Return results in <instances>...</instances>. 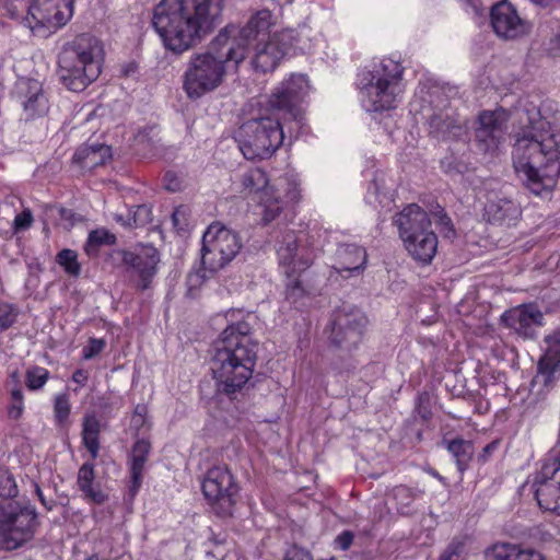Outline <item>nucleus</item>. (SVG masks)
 I'll list each match as a JSON object with an SVG mask.
<instances>
[{"instance_id":"nucleus-16","label":"nucleus","mask_w":560,"mask_h":560,"mask_svg":"<svg viewBox=\"0 0 560 560\" xmlns=\"http://www.w3.org/2000/svg\"><path fill=\"white\" fill-rule=\"evenodd\" d=\"M538 505L560 515V457L544 462L534 480Z\"/></svg>"},{"instance_id":"nucleus-31","label":"nucleus","mask_w":560,"mask_h":560,"mask_svg":"<svg viewBox=\"0 0 560 560\" xmlns=\"http://www.w3.org/2000/svg\"><path fill=\"white\" fill-rule=\"evenodd\" d=\"M447 450L453 455L458 470L465 471L474 456L472 443L463 439H454L447 443Z\"/></svg>"},{"instance_id":"nucleus-43","label":"nucleus","mask_w":560,"mask_h":560,"mask_svg":"<svg viewBox=\"0 0 560 560\" xmlns=\"http://www.w3.org/2000/svg\"><path fill=\"white\" fill-rule=\"evenodd\" d=\"M436 225L440 228V232L444 235V237L451 238L455 236V230L453 228V223L451 218L444 212V210H440L435 214Z\"/></svg>"},{"instance_id":"nucleus-46","label":"nucleus","mask_w":560,"mask_h":560,"mask_svg":"<svg viewBox=\"0 0 560 560\" xmlns=\"http://www.w3.org/2000/svg\"><path fill=\"white\" fill-rule=\"evenodd\" d=\"M33 223V214L30 209H24L21 213H19L14 218L13 226L14 230L18 231H25L31 228Z\"/></svg>"},{"instance_id":"nucleus-56","label":"nucleus","mask_w":560,"mask_h":560,"mask_svg":"<svg viewBox=\"0 0 560 560\" xmlns=\"http://www.w3.org/2000/svg\"><path fill=\"white\" fill-rule=\"evenodd\" d=\"M88 378H89V373L84 370H77L72 375L73 382H75L77 384H79L81 386L85 385V383L88 382Z\"/></svg>"},{"instance_id":"nucleus-25","label":"nucleus","mask_w":560,"mask_h":560,"mask_svg":"<svg viewBox=\"0 0 560 560\" xmlns=\"http://www.w3.org/2000/svg\"><path fill=\"white\" fill-rule=\"evenodd\" d=\"M429 125L430 132L442 139H457L466 132L465 121L447 110L433 114Z\"/></svg>"},{"instance_id":"nucleus-49","label":"nucleus","mask_w":560,"mask_h":560,"mask_svg":"<svg viewBox=\"0 0 560 560\" xmlns=\"http://www.w3.org/2000/svg\"><path fill=\"white\" fill-rule=\"evenodd\" d=\"M394 498L404 505H408L413 500L411 489L405 486H398L394 489Z\"/></svg>"},{"instance_id":"nucleus-38","label":"nucleus","mask_w":560,"mask_h":560,"mask_svg":"<svg viewBox=\"0 0 560 560\" xmlns=\"http://www.w3.org/2000/svg\"><path fill=\"white\" fill-rule=\"evenodd\" d=\"M57 261L70 276H79L81 266L78 262V255L72 249H62L57 255Z\"/></svg>"},{"instance_id":"nucleus-14","label":"nucleus","mask_w":560,"mask_h":560,"mask_svg":"<svg viewBox=\"0 0 560 560\" xmlns=\"http://www.w3.org/2000/svg\"><path fill=\"white\" fill-rule=\"evenodd\" d=\"M368 318L364 313L353 306H342L334 315L329 342L332 347L351 351L361 341Z\"/></svg>"},{"instance_id":"nucleus-21","label":"nucleus","mask_w":560,"mask_h":560,"mask_svg":"<svg viewBox=\"0 0 560 560\" xmlns=\"http://www.w3.org/2000/svg\"><path fill=\"white\" fill-rule=\"evenodd\" d=\"M490 16L493 31L502 38L514 39L527 33L526 22L508 0L494 4Z\"/></svg>"},{"instance_id":"nucleus-8","label":"nucleus","mask_w":560,"mask_h":560,"mask_svg":"<svg viewBox=\"0 0 560 560\" xmlns=\"http://www.w3.org/2000/svg\"><path fill=\"white\" fill-rule=\"evenodd\" d=\"M401 79V66L384 59L369 73V82L362 89L366 109L382 112L395 108L402 93Z\"/></svg>"},{"instance_id":"nucleus-22","label":"nucleus","mask_w":560,"mask_h":560,"mask_svg":"<svg viewBox=\"0 0 560 560\" xmlns=\"http://www.w3.org/2000/svg\"><path fill=\"white\" fill-rule=\"evenodd\" d=\"M504 324L523 338H534L542 326L544 314L535 304H524L502 315Z\"/></svg>"},{"instance_id":"nucleus-52","label":"nucleus","mask_w":560,"mask_h":560,"mask_svg":"<svg viewBox=\"0 0 560 560\" xmlns=\"http://www.w3.org/2000/svg\"><path fill=\"white\" fill-rule=\"evenodd\" d=\"M131 475V480H130V485H129V488H128V497H129V500H133V498L136 497V494L138 493L140 487H141V482H142V475L140 474H133V472H130Z\"/></svg>"},{"instance_id":"nucleus-42","label":"nucleus","mask_w":560,"mask_h":560,"mask_svg":"<svg viewBox=\"0 0 560 560\" xmlns=\"http://www.w3.org/2000/svg\"><path fill=\"white\" fill-rule=\"evenodd\" d=\"M11 399L12 402L8 408L9 417L12 419H19L24 409L22 390L20 388L13 389L11 392Z\"/></svg>"},{"instance_id":"nucleus-61","label":"nucleus","mask_w":560,"mask_h":560,"mask_svg":"<svg viewBox=\"0 0 560 560\" xmlns=\"http://www.w3.org/2000/svg\"><path fill=\"white\" fill-rule=\"evenodd\" d=\"M556 47L553 49L557 50V54L560 55V33L555 38Z\"/></svg>"},{"instance_id":"nucleus-5","label":"nucleus","mask_w":560,"mask_h":560,"mask_svg":"<svg viewBox=\"0 0 560 560\" xmlns=\"http://www.w3.org/2000/svg\"><path fill=\"white\" fill-rule=\"evenodd\" d=\"M103 47L89 34H81L63 45L58 56V75L70 91H83L102 69Z\"/></svg>"},{"instance_id":"nucleus-18","label":"nucleus","mask_w":560,"mask_h":560,"mask_svg":"<svg viewBox=\"0 0 560 560\" xmlns=\"http://www.w3.org/2000/svg\"><path fill=\"white\" fill-rule=\"evenodd\" d=\"M509 113L499 108L483 110L478 116V127L475 130L476 141L483 152H494L505 141Z\"/></svg>"},{"instance_id":"nucleus-54","label":"nucleus","mask_w":560,"mask_h":560,"mask_svg":"<svg viewBox=\"0 0 560 560\" xmlns=\"http://www.w3.org/2000/svg\"><path fill=\"white\" fill-rule=\"evenodd\" d=\"M34 490H35V493L38 498V500L40 501V503L48 510H52L54 508V501H47L40 487L37 485V483H34Z\"/></svg>"},{"instance_id":"nucleus-58","label":"nucleus","mask_w":560,"mask_h":560,"mask_svg":"<svg viewBox=\"0 0 560 560\" xmlns=\"http://www.w3.org/2000/svg\"><path fill=\"white\" fill-rule=\"evenodd\" d=\"M424 399H428V396L427 395H421L419 396V401H420V406H419V413L420 416L423 418V419H429L430 417V410H428L425 407L422 406V402L424 401Z\"/></svg>"},{"instance_id":"nucleus-40","label":"nucleus","mask_w":560,"mask_h":560,"mask_svg":"<svg viewBox=\"0 0 560 560\" xmlns=\"http://www.w3.org/2000/svg\"><path fill=\"white\" fill-rule=\"evenodd\" d=\"M55 417L59 423H62L70 413V402L67 394H59L55 398Z\"/></svg>"},{"instance_id":"nucleus-33","label":"nucleus","mask_w":560,"mask_h":560,"mask_svg":"<svg viewBox=\"0 0 560 560\" xmlns=\"http://www.w3.org/2000/svg\"><path fill=\"white\" fill-rule=\"evenodd\" d=\"M260 206L262 207L264 224H268L273 221L282 211V201L278 196H275L272 189H266L260 194L259 197Z\"/></svg>"},{"instance_id":"nucleus-34","label":"nucleus","mask_w":560,"mask_h":560,"mask_svg":"<svg viewBox=\"0 0 560 560\" xmlns=\"http://www.w3.org/2000/svg\"><path fill=\"white\" fill-rule=\"evenodd\" d=\"M116 243V236L105 229H97L90 232L86 243L84 244V252L88 256L94 257L98 254V248L102 245H113Z\"/></svg>"},{"instance_id":"nucleus-15","label":"nucleus","mask_w":560,"mask_h":560,"mask_svg":"<svg viewBox=\"0 0 560 560\" xmlns=\"http://www.w3.org/2000/svg\"><path fill=\"white\" fill-rule=\"evenodd\" d=\"M271 19V11L265 9L256 12L242 28H237L233 25L235 31L231 33L228 57L233 59L235 67H238V65L245 60L249 46L259 42V39H265L272 24ZM228 26H232V24Z\"/></svg>"},{"instance_id":"nucleus-28","label":"nucleus","mask_w":560,"mask_h":560,"mask_svg":"<svg viewBox=\"0 0 560 560\" xmlns=\"http://www.w3.org/2000/svg\"><path fill=\"white\" fill-rule=\"evenodd\" d=\"M95 478L94 465L92 463H84L78 471V487L84 493L85 498L96 504H103L107 501V494L101 489L93 486Z\"/></svg>"},{"instance_id":"nucleus-35","label":"nucleus","mask_w":560,"mask_h":560,"mask_svg":"<svg viewBox=\"0 0 560 560\" xmlns=\"http://www.w3.org/2000/svg\"><path fill=\"white\" fill-rule=\"evenodd\" d=\"M267 184V175L261 168H252L242 176V185L248 192H262L270 189Z\"/></svg>"},{"instance_id":"nucleus-41","label":"nucleus","mask_w":560,"mask_h":560,"mask_svg":"<svg viewBox=\"0 0 560 560\" xmlns=\"http://www.w3.org/2000/svg\"><path fill=\"white\" fill-rule=\"evenodd\" d=\"M465 544L460 539H454L450 542L441 556V560H464Z\"/></svg>"},{"instance_id":"nucleus-62","label":"nucleus","mask_w":560,"mask_h":560,"mask_svg":"<svg viewBox=\"0 0 560 560\" xmlns=\"http://www.w3.org/2000/svg\"><path fill=\"white\" fill-rule=\"evenodd\" d=\"M532 1L537 4H540V5H546L548 0H532Z\"/></svg>"},{"instance_id":"nucleus-63","label":"nucleus","mask_w":560,"mask_h":560,"mask_svg":"<svg viewBox=\"0 0 560 560\" xmlns=\"http://www.w3.org/2000/svg\"><path fill=\"white\" fill-rule=\"evenodd\" d=\"M432 475H433L435 478H438L440 481H444V478H443L441 475H439L436 471L432 472Z\"/></svg>"},{"instance_id":"nucleus-39","label":"nucleus","mask_w":560,"mask_h":560,"mask_svg":"<svg viewBox=\"0 0 560 560\" xmlns=\"http://www.w3.org/2000/svg\"><path fill=\"white\" fill-rule=\"evenodd\" d=\"M301 273H295L288 278L285 298L291 303H296L305 294V289L300 279Z\"/></svg>"},{"instance_id":"nucleus-20","label":"nucleus","mask_w":560,"mask_h":560,"mask_svg":"<svg viewBox=\"0 0 560 560\" xmlns=\"http://www.w3.org/2000/svg\"><path fill=\"white\" fill-rule=\"evenodd\" d=\"M545 341L548 347L538 361L537 374L532 382V388H538V392L541 388L549 390L560 375V330L547 336Z\"/></svg>"},{"instance_id":"nucleus-47","label":"nucleus","mask_w":560,"mask_h":560,"mask_svg":"<svg viewBox=\"0 0 560 560\" xmlns=\"http://www.w3.org/2000/svg\"><path fill=\"white\" fill-rule=\"evenodd\" d=\"M283 560H313V558L308 551L296 546H292L287 550Z\"/></svg>"},{"instance_id":"nucleus-26","label":"nucleus","mask_w":560,"mask_h":560,"mask_svg":"<svg viewBox=\"0 0 560 560\" xmlns=\"http://www.w3.org/2000/svg\"><path fill=\"white\" fill-rule=\"evenodd\" d=\"M110 158L112 151L109 147L101 143H91L80 147L75 151L72 162L81 171H92L104 165Z\"/></svg>"},{"instance_id":"nucleus-12","label":"nucleus","mask_w":560,"mask_h":560,"mask_svg":"<svg viewBox=\"0 0 560 560\" xmlns=\"http://www.w3.org/2000/svg\"><path fill=\"white\" fill-rule=\"evenodd\" d=\"M202 492L213 512L221 516H231L238 495V485L225 466L210 468L202 480Z\"/></svg>"},{"instance_id":"nucleus-48","label":"nucleus","mask_w":560,"mask_h":560,"mask_svg":"<svg viewBox=\"0 0 560 560\" xmlns=\"http://www.w3.org/2000/svg\"><path fill=\"white\" fill-rule=\"evenodd\" d=\"M148 413V408L144 405H137L131 418V424L136 429H140L145 423V417Z\"/></svg>"},{"instance_id":"nucleus-1","label":"nucleus","mask_w":560,"mask_h":560,"mask_svg":"<svg viewBox=\"0 0 560 560\" xmlns=\"http://www.w3.org/2000/svg\"><path fill=\"white\" fill-rule=\"evenodd\" d=\"M524 115V113H522ZM527 124L516 135L513 145V166L518 177L535 195L551 189L559 173L558 136L533 107L525 112ZM524 122L523 116L520 117Z\"/></svg>"},{"instance_id":"nucleus-3","label":"nucleus","mask_w":560,"mask_h":560,"mask_svg":"<svg viewBox=\"0 0 560 560\" xmlns=\"http://www.w3.org/2000/svg\"><path fill=\"white\" fill-rule=\"evenodd\" d=\"M250 334V325L240 320L229 325L217 340L211 371L219 394L234 398L250 380L258 349Z\"/></svg>"},{"instance_id":"nucleus-4","label":"nucleus","mask_w":560,"mask_h":560,"mask_svg":"<svg viewBox=\"0 0 560 560\" xmlns=\"http://www.w3.org/2000/svg\"><path fill=\"white\" fill-rule=\"evenodd\" d=\"M233 26H225L211 40L203 52L194 54L187 63L183 75V89L187 96L197 100L207 93L217 90L224 81L225 65L233 62L228 57V47L231 42Z\"/></svg>"},{"instance_id":"nucleus-59","label":"nucleus","mask_w":560,"mask_h":560,"mask_svg":"<svg viewBox=\"0 0 560 560\" xmlns=\"http://www.w3.org/2000/svg\"><path fill=\"white\" fill-rule=\"evenodd\" d=\"M497 447H498L497 441L489 443L488 445H486L483 447L481 457L483 459H486Z\"/></svg>"},{"instance_id":"nucleus-44","label":"nucleus","mask_w":560,"mask_h":560,"mask_svg":"<svg viewBox=\"0 0 560 560\" xmlns=\"http://www.w3.org/2000/svg\"><path fill=\"white\" fill-rule=\"evenodd\" d=\"M16 319V313L9 304H0V331L8 329Z\"/></svg>"},{"instance_id":"nucleus-30","label":"nucleus","mask_w":560,"mask_h":560,"mask_svg":"<svg viewBox=\"0 0 560 560\" xmlns=\"http://www.w3.org/2000/svg\"><path fill=\"white\" fill-rule=\"evenodd\" d=\"M101 423L95 415H85L82 423L83 444L91 454L92 459H96L100 451Z\"/></svg>"},{"instance_id":"nucleus-53","label":"nucleus","mask_w":560,"mask_h":560,"mask_svg":"<svg viewBox=\"0 0 560 560\" xmlns=\"http://www.w3.org/2000/svg\"><path fill=\"white\" fill-rule=\"evenodd\" d=\"M50 210H57L58 211V214L60 217V219L65 222H68L70 225H73L74 222H75V213L70 210V209H66L63 207H59V208H56V207H49Z\"/></svg>"},{"instance_id":"nucleus-2","label":"nucleus","mask_w":560,"mask_h":560,"mask_svg":"<svg viewBox=\"0 0 560 560\" xmlns=\"http://www.w3.org/2000/svg\"><path fill=\"white\" fill-rule=\"evenodd\" d=\"M222 8L223 0H162L152 24L166 49L183 54L213 30Z\"/></svg>"},{"instance_id":"nucleus-51","label":"nucleus","mask_w":560,"mask_h":560,"mask_svg":"<svg viewBox=\"0 0 560 560\" xmlns=\"http://www.w3.org/2000/svg\"><path fill=\"white\" fill-rule=\"evenodd\" d=\"M180 184H182V182L175 173H173V172L165 173V175H164L165 189H167L168 191L175 192L180 189Z\"/></svg>"},{"instance_id":"nucleus-55","label":"nucleus","mask_w":560,"mask_h":560,"mask_svg":"<svg viewBox=\"0 0 560 560\" xmlns=\"http://www.w3.org/2000/svg\"><path fill=\"white\" fill-rule=\"evenodd\" d=\"M186 210L184 207L177 208L172 215V220L175 226L182 229V221L185 219Z\"/></svg>"},{"instance_id":"nucleus-13","label":"nucleus","mask_w":560,"mask_h":560,"mask_svg":"<svg viewBox=\"0 0 560 560\" xmlns=\"http://www.w3.org/2000/svg\"><path fill=\"white\" fill-rule=\"evenodd\" d=\"M299 42V33L290 28L268 35L267 39H259L254 46L250 59L252 68L260 73L273 71L281 59Z\"/></svg>"},{"instance_id":"nucleus-57","label":"nucleus","mask_w":560,"mask_h":560,"mask_svg":"<svg viewBox=\"0 0 560 560\" xmlns=\"http://www.w3.org/2000/svg\"><path fill=\"white\" fill-rule=\"evenodd\" d=\"M520 560H545V558L540 552L530 549H524Z\"/></svg>"},{"instance_id":"nucleus-45","label":"nucleus","mask_w":560,"mask_h":560,"mask_svg":"<svg viewBox=\"0 0 560 560\" xmlns=\"http://www.w3.org/2000/svg\"><path fill=\"white\" fill-rule=\"evenodd\" d=\"M105 341L103 339H90L89 343L83 348V359L91 360L103 351Z\"/></svg>"},{"instance_id":"nucleus-19","label":"nucleus","mask_w":560,"mask_h":560,"mask_svg":"<svg viewBox=\"0 0 560 560\" xmlns=\"http://www.w3.org/2000/svg\"><path fill=\"white\" fill-rule=\"evenodd\" d=\"M279 265L287 278L305 271L314 260L313 250L300 243L293 232L283 235L277 249Z\"/></svg>"},{"instance_id":"nucleus-60","label":"nucleus","mask_w":560,"mask_h":560,"mask_svg":"<svg viewBox=\"0 0 560 560\" xmlns=\"http://www.w3.org/2000/svg\"><path fill=\"white\" fill-rule=\"evenodd\" d=\"M207 555L208 556H212L214 558H218L219 560H223L224 557H225V553L222 552V551H218V552H214V551H207Z\"/></svg>"},{"instance_id":"nucleus-24","label":"nucleus","mask_w":560,"mask_h":560,"mask_svg":"<svg viewBox=\"0 0 560 560\" xmlns=\"http://www.w3.org/2000/svg\"><path fill=\"white\" fill-rule=\"evenodd\" d=\"M522 215L521 206L513 199L500 195L490 194L483 207V218L492 224L514 225Z\"/></svg>"},{"instance_id":"nucleus-6","label":"nucleus","mask_w":560,"mask_h":560,"mask_svg":"<svg viewBox=\"0 0 560 560\" xmlns=\"http://www.w3.org/2000/svg\"><path fill=\"white\" fill-rule=\"evenodd\" d=\"M405 249L418 262L430 264L438 249V236L429 214L418 205L406 206L394 218Z\"/></svg>"},{"instance_id":"nucleus-29","label":"nucleus","mask_w":560,"mask_h":560,"mask_svg":"<svg viewBox=\"0 0 560 560\" xmlns=\"http://www.w3.org/2000/svg\"><path fill=\"white\" fill-rule=\"evenodd\" d=\"M23 107L28 118L43 116L48 112V100L43 93L40 84L32 80L27 84V93Z\"/></svg>"},{"instance_id":"nucleus-23","label":"nucleus","mask_w":560,"mask_h":560,"mask_svg":"<svg viewBox=\"0 0 560 560\" xmlns=\"http://www.w3.org/2000/svg\"><path fill=\"white\" fill-rule=\"evenodd\" d=\"M30 13L42 25L60 27L73 14V0H34Z\"/></svg>"},{"instance_id":"nucleus-37","label":"nucleus","mask_w":560,"mask_h":560,"mask_svg":"<svg viewBox=\"0 0 560 560\" xmlns=\"http://www.w3.org/2000/svg\"><path fill=\"white\" fill-rule=\"evenodd\" d=\"M49 377V372L45 368L32 366L25 373V383L28 389L37 390L42 388Z\"/></svg>"},{"instance_id":"nucleus-27","label":"nucleus","mask_w":560,"mask_h":560,"mask_svg":"<svg viewBox=\"0 0 560 560\" xmlns=\"http://www.w3.org/2000/svg\"><path fill=\"white\" fill-rule=\"evenodd\" d=\"M366 260L368 255L363 247L353 244L343 245L337 252L335 268L339 273L361 271L364 269Z\"/></svg>"},{"instance_id":"nucleus-11","label":"nucleus","mask_w":560,"mask_h":560,"mask_svg":"<svg viewBox=\"0 0 560 560\" xmlns=\"http://www.w3.org/2000/svg\"><path fill=\"white\" fill-rule=\"evenodd\" d=\"M108 259L113 266L126 268L137 290L145 291L150 289L153 278L158 273L160 254L155 247L144 245L135 250L113 249Z\"/></svg>"},{"instance_id":"nucleus-50","label":"nucleus","mask_w":560,"mask_h":560,"mask_svg":"<svg viewBox=\"0 0 560 560\" xmlns=\"http://www.w3.org/2000/svg\"><path fill=\"white\" fill-rule=\"evenodd\" d=\"M353 538H354V535L352 534V532L345 530V532L340 533L335 538L334 544H335L336 548L345 551L351 547V545L353 542Z\"/></svg>"},{"instance_id":"nucleus-17","label":"nucleus","mask_w":560,"mask_h":560,"mask_svg":"<svg viewBox=\"0 0 560 560\" xmlns=\"http://www.w3.org/2000/svg\"><path fill=\"white\" fill-rule=\"evenodd\" d=\"M310 90L308 80L303 74H293L283 81L271 94L269 104L272 108L288 113L294 120L301 121V104Z\"/></svg>"},{"instance_id":"nucleus-10","label":"nucleus","mask_w":560,"mask_h":560,"mask_svg":"<svg viewBox=\"0 0 560 560\" xmlns=\"http://www.w3.org/2000/svg\"><path fill=\"white\" fill-rule=\"evenodd\" d=\"M242 247L235 231L219 222L212 223L202 236L201 264L205 269L215 272L232 261Z\"/></svg>"},{"instance_id":"nucleus-36","label":"nucleus","mask_w":560,"mask_h":560,"mask_svg":"<svg viewBox=\"0 0 560 560\" xmlns=\"http://www.w3.org/2000/svg\"><path fill=\"white\" fill-rule=\"evenodd\" d=\"M150 448L151 445L145 440H139L135 443L131 453L130 472L142 475Z\"/></svg>"},{"instance_id":"nucleus-32","label":"nucleus","mask_w":560,"mask_h":560,"mask_svg":"<svg viewBox=\"0 0 560 560\" xmlns=\"http://www.w3.org/2000/svg\"><path fill=\"white\" fill-rule=\"evenodd\" d=\"M523 551L518 545L499 542L485 551V560H520Z\"/></svg>"},{"instance_id":"nucleus-9","label":"nucleus","mask_w":560,"mask_h":560,"mask_svg":"<svg viewBox=\"0 0 560 560\" xmlns=\"http://www.w3.org/2000/svg\"><path fill=\"white\" fill-rule=\"evenodd\" d=\"M38 525L37 514L30 506H22L15 501L0 505V547L15 550L30 541Z\"/></svg>"},{"instance_id":"nucleus-7","label":"nucleus","mask_w":560,"mask_h":560,"mask_svg":"<svg viewBox=\"0 0 560 560\" xmlns=\"http://www.w3.org/2000/svg\"><path fill=\"white\" fill-rule=\"evenodd\" d=\"M235 139L245 159H268L284 140L282 127L277 118L262 116L241 125Z\"/></svg>"}]
</instances>
